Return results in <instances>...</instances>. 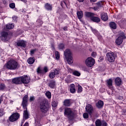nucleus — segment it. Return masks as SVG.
I'll use <instances>...</instances> for the list:
<instances>
[{
  "label": "nucleus",
  "instance_id": "25",
  "mask_svg": "<svg viewBox=\"0 0 126 126\" xmlns=\"http://www.w3.org/2000/svg\"><path fill=\"white\" fill-rule=\"evenodd\" d=\"M85 15L86 17H88L89 18H92L93 16H94V14L89 12H86L85 13Z\"/></svg>",
  "mask_w": 126,
  "mask_h": 126
},
{
  "label": "nucleus",
  "instance_id": "4",
  "mask_svg": "<svg viewBox=\"0 0 126 126\" xmlns=\"http://www.w3.org/2000/svg\"><path fill=\"white\" fill-rule=\"evenodd\" d=\"M106 60L109 63H114L116 60V56L112 52H108L106 54Z\"/></svg>",
  "mask_w": 126,
  "mask_h": 126
},
{
  "label": "nucleus",
  "instance_id": "12",
  "mask_svg": "<svg viewBox=\"0 0 126 126\" xmlns=\"http://www.w3.org/2000/svg\"><path fill=\"white\" fill-rule=\"evenodd\" d=\"M48 70L49 69H48V67L45 66L43 68V69H41V67H38L37 69V73H46V72H48Z\"/></svg>",
  "mask_w": 126,
  "mask_h": 126
},
{
  "label": "nucleus",
  "instance_id": "51",
  "mask_svg": "<svg viewBox=\"0 0 126 126\" xmlns=\"http://www.w3.org/2000/svg\"><path fill=\"white\" fill-rule=\"evenodd\" d=\"M96 55L97 54L95 52H94L92 53V57H93V58H95V57H96Z\"/></svg>",
  "mask_w": 126,
  "mask_h": 126
},
{
  "label": "nucleus",
  "instance_id": "42",
  "mask_svg": "<svg viewBox=\"0 0 126 126\" xmlns=\"http://www.w3.org/2000/svg\"><path fill=\"white\" fill-rule=\"evenodd\" d=\"M97 6L100 8V7H102L103 6V2H98L97 3Z\"/></svg>",
  "mask_w": 126,
  "mask_h": 126
},
{
  "label": "nucleus",
  "instance_id": "13",
  "mask_svg": "<svg viewBox=\"0 0 126 126\" xmlns=\"http://www.w3.org/2000/svg\"><path fill=\"white\" fill-rule=\"evenodd\" d=\"M21 78L22 84L24 83V84H28V83L30 82V79L28 78L27 75H26V76H22Z\"/></svg>",
  "mask_w": 126,
  "mask_h": 126
},
{
  "label": "nucleus",
  "instance_id": "60",
  "mask_svg": "<svg viewBox=\"0 0 126 126\" xmlns=\"http://www.w3.org/2000/svg\"><path fill=\"white\" fill-rule=\"evenodd\" d=\"M22 0V1H23V2H25V3H26V2H27V0Z\"/></svg>",
  "mask_w": 126,
  "mask_h": 126
},
{
  "label": "nucleus",
  "instance_id": "7",
  "mask_svg": "<svg viewBox=\"0 0 126 126\" xmlns=\"http://www.w3.org/2000/svg\"><path fill=\"white\" fill-rule=\"evenodd\" d=\"M1 39L2 41H8L10 39V35L8 34L7 32H2L1 33Z\"/></svg>",
  "mask_w": 126,
  "mask_h": 126
},
{
  "label": "nucleus",
  "instance_id": "53",
  "mask_svg": "<svg viewBox=\"0 0 126 126\" xmlns=\"http://www.w3.org/2000/svg\"><path fill=\"white\" fill-rule=\"evenodd\" d=\"M65 81L66 82V83H70V81L68 80V79H65Z\"/></svg>",
  "mask_w": 126,
  "mask_h": 126
},
{
  "label": "nucleus",
  "instance_id": "9",
  "mask_svg": "<svg viewBox=\"0 0 126 126\" xmlns=\"http://www.w3.org/2000/svg\"><path fill=\"white\" fill-rule=\"evenodd\" d=\"M28 102V95H25L24 97H23V101L22 102V105L24 110L27 109Z\"/></svg>",
  "mask_w": 126,
  "mask_h": 126
},
{
  "label": "nucleus",
  "instance_id": "62",
  "mask_svg": "<svg viewBox=\"0 0 126 126\" xmlns=\"http://www.w3.org/2000/svg\"><path fill=\"white\" fill-rule=\"evenodd\" d=\"M77 0L80 2H83V1H84V0Z\"/></svg>",
  "mask_w": 126,
  "mask_h": 126
},
{
  "label": "nucleus",
  "instance_id": "35",
  "mask_svg": "<svg viewBox=\"0 0 126 126\" xmlns=\"http://www.w3.org/2000/svg\"><path fill=\"white\" fill-rule=\"evenodd\" d=\"M14 28V25L12 24H8L6 26L7 29H13Z\"/></svg>",
  "mask_w": 126,
  "mask_h": 126
},
{
  "label": "nucleus",
  "instance_id": "31",
  "mask_svg": "<svg viewBox=\"0 0 126 126\" xmlns=\"http://www.w3.org/2000/svg\"><path fill=\"white\" fill-rule=\"evenodd\" d=\"M34 62H35V59L33 58H30L28 60V63H29V64H33Z\"/></svg>",
  "mask_w": 126,
  "mask_h": 126
},
{
  "label": "nucleus",
  "instance_id": "28",
  "mask_svg": "<svg viewBox=\"0 0 126 126\" xmlns=\"http://www.w3.org/2000/svg\"><path fill=\"white\" fill-rule=\"evenodd\" d=\"M77 15L78 19H79L80 20V19H81V18L83 17V12L82 11H78L77 12Z\"/></svg>",
  "mask_w": 126,
  "mask_h": 126
},
{
  "label": "nucleus",
  "instance_id": "16",
  "mask_svg": "<svg viewBox=\"0 0 126 126\" xmlns=\"http://www.w3.org/2000/svg\"><path fill=\"white\" fill-rule=\"evenodd\" d=\"M64 56L65 57L69 58L71 56V51H70L69 49H67L64 52Z\"/></svg>",
  "mask_w": 126,
  "mask_h": 126
},
{
  "label": "nucleus",
  "instance_id": "19",
  "mask_svg": "<svg viewBox=\"0 0 126 126\" xmlns=\"http://www.w3.org/2000/svg\"><path fill=\"white\" fill-rule=\"evenodd\" d=\"M101 18L102 20H103V21H107V20L109 19V18L108 17V15L106 13H102L101 14Z\"/></svg>",
  "mask_w": 126,
  "mask_h": 126
},
{
  "label": "nucleus",
  "instance_id": "57",
  "mask_svg": "<svg viewBox=\"0 0 126 126\" xmlns=\"http://www.w3.org/2000/svg\"><path fill=\"white\" fill-rule=\"evenodd\" d=\"M24 122H25V120L23 119L21 123V126H22V125H23V124L24 123Z\"/></svg>",
  "mask_w": 126,
  "mask_h": 126
},
{
  "label": "nucleus",
  "instance_id": "33",
  "mask_svg": "<svg viewBox=\"0 0 126 126\" xmlns=\"http://www.w3.org/2000/svg\"><path fill=\"white\" fill-rule=\"evenodd\" d=\"M45 7L46 9H47V10H52V9L53 8L51 5L48 3L45 4Z\"/></svg>",
  "mask_w": 126,
  "mask_h": 126
},
{
  "label": "nucleus",
  "instance_id": "39",
  "mask_svg": "<svg viewBox=\"0 0 126 126\" xmlns=\"http://www.w3.org/2000/svg\"><path fill=\"white\" fill-rule=\"evenodd\" d=\"M55 57L56 60H59L60 59V53L58 51L55 52Z\"/></svg>",
  "mask_w": 126,
  "mask_h": 126
},
{
  "label": "nucleus",
  "instance_id": "44",
  "mask_svg": "<svg viewBox=\"0 0 126 126\" xmlns=\"http://www.w3.org/2000/svg\"><path fill=\"white\" fill-rule=\"evenodd\" d=\"M35 126H41V124L40 123V121H37V120H35Z\"/></svg>",
  "mask_w": 126,
  "mask_h": 126
},
{
  "label": "nucleus",
  "instance_id": "55",
  "mask_svg": "<svg viewBox=\"0 0 126 126\" xmlns=\"http://www.w3.org/2000/svg\"><path fill=\"white\" fill-rule=\"evenodd\" d=\"M99 8L97 6L94 7V10H98Z\"/></svg>",
  "mask_w": 126,
  "mask_h": 126
},
{
  "label": "nucleus",
  "instance_id": "26",
  "mask_svg": "<svg viewBox=\"0 0 126 126\" xmlns=\"http://www.w3.org/2000/svg\"><path fill=\"white\" fill-rule=\"evenodd\" d=\"M70 91L71 92V93H75V86L74 85V84H72L70 85Z\"/></svg>",
  "mask_w": 126,
  "mask_h": 126
},
{
  "label": "nucleus",
  "instance_id": "18",
  "mask_svg": "<svg viewBox=\"0 0 126 126\" xmlns=\"http://www.w3.org/2000/svg\"><path fill=\"white\" fill-rule=\"evenodd\" d=\"M122 79L120 77H117L115 79V83L117 86H120L122 85Z\"/></svg>",
  "mask_w": 126,
  "mask_h": 126
},
{
  "label": "nucleus",
  "instance_id": "1",
  "mask_svg": "<svg viewBox=\"0 0 126 126\" xmlns=\"http://www.w3.org/2000/svg\"><path fill=\"white\" fill-rule=\"evenodd\" d=\"M76 114H77V112L70 108L66 107L64 109V116L69 120H72Z\"/></svg>",
  "mask_w": 126,
  "mask_h": 126
},
{
  "label": "nucleus",
  "instance_id": "32",
  "mask_svg": "<svg viewBox=\"0 0 126 126\" xmlns=\"http://www.w3.org/2000/svg\"><path fill=\"white\" fill-rule=\"evenodd\" d=\"M0 90L1 91H3L4 90H6V86L3 83L0 84Z\"/></svg>",
  "mask_w": 126,
  "mask_h": 126
},
{
  "label": "nucleus",
  "instance_id": "23",
  "mask_svg": "<svg viewBox=\"0 0 126 126\" xmlns=\"http://www.w3.org/2000/svg\"><path fill=\"white\" fill-rule=\"evenodd\" d=\"M91 20H92V21H93L94 22H96V23H99L101 20L98 17H94V16H93V17L91 18Z\"/></svg>",
  "mask_w": 126,
  "mask_h": 126
},
{
  "label": "nucleus",
  "instance_id": "29",
  "mask_svg": "<svg viewBox=\"0 0 126 126\" xmlns=\"http://www.w3.org/2000/svg\"><path fill=\"white\" fill-rule=\"evenodd\" d=\"M104 106V102L103 101L99 100L98 103H96V107L97 108H102Z\"/></svg>",
  "mask_w": 126,
  "mask_h": 126
},
{
  "label": "nucleus",
  "instance_id": "37",
  "mask_svg": "<svg viewBox=\"0 0 126 126\" xmlns=\"http://www.w3.org/2000/svg\"><path fill=\"white\" fill-rule=\"evenodd\" d=\"M45 95L47 97V98H48V99H51V92H46L45 94Z\"/></svg>",
  "mask_w": 126,
  "mask_h": 126
},
{
  "label": "nucleus",
  "instance_id": "54",
  "mask_svg": "<svg viewBox=\"0 0 126 126\" xmlns=\"http://www.w3.org/2000/svg\"><path fill=\"white\" fill-rule=\"evenodd\" d=\"M12 18H13V20H14V21H15L16 19H17V17L14 16H13Z\"/></svg>",
  "mask_w": 126,
  "mask_h": 126
},
{
  "label": "nucleus",
  "instance_id": "21",
  "mask_svg": "<svg viewBox=\"0 0 126 126\" xmlns=\"http://www.w3.org/2000/svg\"><path fill=\"white\" fill-rule=\"evenodd\" d=\"M48 86L50 87V88H55V87H56V81L54 80H52L50 81Z\"/></svg>",
  "mask_w": 126,
  "mask_h": 126
},
{
  "label": "nucleus",
  "instance_id": "59",
  "mask_svg": "<svg viewBox=\"0 0 126 126\" xmlns=\"http://www.w3.org/2000/svg\"><path fill=\"white\" fill-rule=\"evenodd\" d=\"M29 126V124H28V123L26 122L25 125H24V126Z\"/></svg>",
  "mask_w": 126,
  "mask_h": 126
},
{
  "label": "nucleus",
  "instance_id": "40",
  "mask_svg": "<svg viewBox=\"0 0 126 126\" xmlns=\"http://www.w3.org/2000/svg\"><path fill=\"white\" fill-rule=\"evenodd\" d=\"M83 118L84 119H88V118H89V115H88V113H84Z\"/></svg>",
  "mask_w": 126,
  "mask_h": 126
},
{
  "label": "nucleus",
  "instance_id": "34",
  "mask_svg": "<svg viewBox=\"0 0 126 126\" xmlns=\"http://www.w3.org/2000/svg\"><path fill=\"white\" fill-rule=\"evenodd\" d=\"M95 126H102V121L97 119L95 122Z\"/></svg>",
  "mask_w": 126,
  "mask_h": 126
},
{
  "label": "nucleus",
  "instance_id": "61",
  "mask_svg": "<svg viewBox=\"0 0 126 126\" xmlns=\"http://www.w3.org/2000/svg\"><path fill=\"white\" fill-rule=\"evenodd\" d=\"M63 30H64V31H66V30H67V28L66 27H64L63 28Z\"/></svg>",
  "mask_w": 126,
  "mask_h": 126
},
{
  "label": "nucleus",
  "instance_id": "52",
  "mask_svg": "<svg viewBox=\"0 0 126 126\" xmlns=\"http://www.w3.org/2000/svg\"><path fill=\"white\" fill-rule=\"evenodd\" d=\"M35 99V97H34V96H31L30 98V101H34Z\"/></svg>",
  "mask_w": 126,
  "mask_h": 126
},
{
  "label": "nucleus",
  "instance_id": "8",
  "mask_svg": "<svg viewBox=\"0 0 126 126\" xmlns=\"http://www.w3.org/2000/svg\"><path fill=\"white\" fill-rule=\"evenodd\" d=\"M19 119V114L18 113H14L9 118L10 122H16Z\"/></svg>",
  "mask_w": 126,
  "mask_h": 126
},
{
  "label": "nucleus",
  "instance_id": "58",
  "mask_svg": "<svg viewBox=\"0 0 126 126\" xmlns=\"http://www.w3.org/2000/svg\"><path fill=\"white\" fill-rule=\"evenodd\" d=\"M91 2H95L97 0H90Z\"/></svg>",
  "mask_w": 126,
  "mask_h": 126
},
{
  "label": "nucleus",
  "instance_id": "49",
  "mask_svg": "<svg viewBox=\"0 0 126 126\" xmlns=\"http://www.w3.org/2000/svg\"><path fill=\"white\" fill-rule=\"evenodd\" d=\"M61 6H62V7H63V6H64V5H65L66 6V3H65V2L63 1L61 2Z\"/></svg>",
  "mask_w": 126,
  "mask_h": 126
},
{
  "label": "nucleus",
  "instance_id": "27",
  "mask_svg": "<svg viewBox=\"0 0 126 126\" xmlns=\"http://www.w3.org/2000/svg\"><path fill=\"white\" fill-rule=\"evenodd\" d=\"M63 105L66 107H69L70 106V100L65 99L63 102Z\"/></svg>",
  "mask_w": 126,
  "mask_h": 126
},
{
  "label": "nucleus",
  "instance_id": "47",
  "mask_svg": "<svg viewBox=\"0 0 126 126\" xmlns=\"http://www.w3.org/2000/svg\"><path fill=\"white\" fill-rule=\"evenodd\" d=\"M91 29L92 32H93V33H94V34H97V32H98L97 31V30L93 29L92 27H91Z\"/></svg>",
  "mask_w": 126,
  "mask_h": 126
},
{
  "label": "nucleus",
  "instance_id": "22",
  "mask_svg": "<svg viewBox=\"0 0 126 126\" xmlns=\"http://www.w3.org/2000/svg\"><path fill=\"white\" fill-rule=\"evenodd\" d=\"M23 118L25 120H27L28 118H29V114L28 113V111H27V109H24V113H23Z\"/></svg>",
  "mask_w": 126,
  "mask_h": 126
},
{
  "label": "nucleus",
  "instance_id": "38",
  "mask_svg": "<svg viewBox=\"0 0 126 126\" xmlns=\"http://www.w3.org/2000/svg\"><path fill=\"white\" fill-rule=\"evenodd\" d=\"M64 48V44L63 43H61L59 45L58 48L59 50H63Z\"/></svg>",
  "mask_w": 126,
  "mask_h": 126
},
{
  "label": "nucleus",
  "instance_id": "45",
  "mask_svg": "<svg viewBox=\"0 0 126 126\" xmlns=\"http://www.w3.org/2000/svg\"><path fill=\"white\" fill-rule=\"evenodd\" d=\"M4 115V112H3V110L0 109V117H2Z\"/></svg>",
  "mask_w": 126,
  "mask_h": 126
},
{
  "label": "nucleus",
  "instance_id": "3",
  "mask_svg": "<svg viewBox=\"0 0 126 126\" xmlns=\"http://www.w3.org/2000/svg\"><path fill=\"white\" fill-rule=\"evenodd\" d=\"M40 109L42 113H46L49 111V107H48V103L46 100H43L40 102Z\"/></svg>",
  "mask_w": 126,
  "mask_h": 126
},
{
  "label": "nucleus",
  "instance_id": "5",
  "mask_svg": "<svg viewBox=\"0 0 126 126\" xmlns=\"http://www.w3.org/2000/svg\"><path fill=\"white\" fill-rule=\"evenodd\" d=\"M126 37L125 35V33L124 32H121L119 36L116 40V43L118 46H120V45H122L124 39H126Z\"/></svg>",
  "mask_w": 126,
  "mask_h": 126
},
{
  "label": "nucleus",
  "instance_id": "63",
  "mask_svg": "<svg viewBox=\"0 0 126 126\" xmlns=\"http://www.w3.org/2000/svg\"><path fill=\"white\" fill-rule=\"evenodd\" d=\"M3 3H4L5 4V3H6V1L3 0Z\"/></svg>",
  "mask_w": 126,
  "mask_h": 126
},
{
  "label": "nucleus",
  "instance_id": "14",
  "mask_svg": "<svg viewBox=\"0 0 126 126\" xmlns=\"http://www.w3.org/2000/svg\"><path fill=\"white\" fill-rule=\"evenodd\" d=\"M107 84L108 88L112 90H114V87L113 86V80L112 79H109L107 81Z\"/></svg>",
  "mask_w": 126,
  "mask_h": 126
},
{
  "label": "nucleus",
  "instance_id": "15",
  "mask_svg": "<svg viewBox=\"0 0 126 126\" xmlns=\"http://www.w3.org/2000/svg\"><path fill=\"white\" fill-rule=\"evenodd\" d=\"M22 79L21 77L15 78L12 79V82L15 84H22Z\"/></svg>",
  "mask_w": 126,
  "mask_h": 126
},
{
  "label": "nucleus",
  "instance_id": "36",
  "mask_svg": "<svg viewBox=\"0 0 126 126\" xmlns=\"http://www.w3.org/2000/svg\"><path fill=\"white\" fill-rule=\"evenodd\" d=\"M82 92V87L80 85H78V93Z\"/></svg>",
  "mask_w": 126,
  "mask_h": 126
},
{
  "label": "nucleus",
  "instance_id": "64",
  "mask_svg": "<svg viewBox=\"0 0 126 126\" xmlns=\"http://www.w3.org/2000/svg\"><path fill=\"white\" fill-rule=\"evenodd\" d=\"M2 101V99H1V98H0V104L1 103Z\"/></svg>",
  "mask_w": 126,
  "mask_h": 126
},
{
  "label": "nucleus",
  "instance_id": "17",
  "mask_svg": "<svg viewBox=\"0 0 126 126\" xmlns=\"http://www.w3.org/2000/svg\"><path fill=\"white\" fill-rule=\"evenodd\" d=\"M17 45L18 47H22L25 48L26 47V42L24 40H21L17 42Z\"/></svg>",
  "mask_w": 126,
  "mask_h": 126
},
{
  "label": "nucleus",
  "instance_id": "43",
  "mask_svg": "<svg viewBox=\"0 0 126 126\" xmlns=\"http://www.w3.org/2000/svg\"><path fill=\"white\" fill-rule=\"evenodd\" d=\"M52 106L54 108H56V107H57V106H58V104H57V103L55 101H52Z\"/></svg>",
  "mask_w": 126,
  "mask_h": 126
},
{
  "label": "nucleus",
  "instance_id": "30",
  "mask_svg": "<svg viewBox=\"0 0 126 126\" xmlns=\"http://www.w3.org/2000/svg\"><path fill=\"white\" fill-rule=\"evenodd\" d=\"M109 26L111 28H112V29H117V25L114 22L110 23Z\"/></svg>",
  "mask_w": 126,
  "mask_h": 126
},
{
  "label": "nucleus",
  "instance_id": "56",
  "mask_svg": "<svg viewBox=\"0 0 126 126\" xmlns=\"http://www.w3.org/2000/svg\"><path fill=\"white\" fill-rule=\"evenodd\" d=\"M37 22H40V25H42V24H43V22H42L41 21H40V20H38L37 21Z\"/></svg>",
  "mask_w": 126,
  "mask_h": 126
},
{
  "label": "nucleus",
  "instance_id": "10",
  "mask_svg": "<svg viewBox=\"0 0 126 126\" xmlns=\"http://www.w3.org/2000/svg\"><path fill=\"white\" fill-rule=\"evenodd\" d=\"M86 111L90 115H92L93 113V107L91 104H88L86 106Z\"/></svg>",
  "mask_w": 126,
  "mask_h": 126
},
{
  "label": "nucleus",
  "instance_id": "46",
  "mask_svg": "<svg viewBox=\"0 0 126 126\" xmlns=\"http://www.w3.org/2000/svg\"><path fill=\"white\" fill-rule=\"evenodd\" d=\"M9 7L11 8H14V7H15V4L14 3H12L10 4Z\"/></svg>",
  "mask_w": 126,
  "mask_h": 126
},
{
  "label": "nucleus",
  "instance_id": "2",
  "mask_svg": "<svg viewBox=\"0 0 126 126\" xmlns=\"http://www.w3.org/2000/svg\"><path fill=\"white\" fill-rule=\"evenodd\" d=\"M4 66L10 70H15L18 68V63L15 60H10L5 64Z\"/></svg>",
  "mask_w": 126,
  "mask_h": 126
},
{
  "label": "nucleus",
  "instance_id": "50",
  "mask_svg": "<svg viewBox=\"0 0 126 126\" xmlns=\"http://www.w3.org/2000/svg\"><path fill=\"white\" fill-rule=\"evenodd\" d=\"M101 126H107V123L105 121H102L101 122Z\"/></svg>",
  "mask_w": 126,
  "mask_h": 126
},
{
  "label": "nucleus",
  "instance_id": "20",
  "mask_svg": "<svg viewBox=\"0 0 126 126\" xmlns=\"http://www.w3.org/2000/svg\"><path fill=\"white\" fill-rule=\"evenodd\" d=\"M69 71H70V72H72L73 75H75V76H79L81 74L79 72V71H78L77 70H75V71H72V69H69Z\"/></svg>",
  "mask_w": 126,
  "mask_h": 126
},
{
  "label": "nucleus",
  "instance_id": "41",
  "mask_svg": "<svg viewBox=\"0 0 126 126\" xmlns=\"http://www.w3.org/2000/svg\"><path fill=\"white\" fill-rule=\"evenodd\" d=\"M36 51H37L36 49L31 50V53H30L31 55L33 56V55H34V54L35 53V52H36Z\"/></svg>",
  "mask_w": 126,
  "mask_h": 126
},
{
  "label": "nucleus",
  "instance_id": "6",
  "mask_svg": "<svg viewBox=\"0 0 126 126\" xmlns=\"http://www.w3.org/2000/svg\"><path fill=\"white\" fill-rule=\"evenodd\" d=\"M86 64L89 67H92L95 64V60L93 58L89 57L86 60Z\"/></svg>",
  "mask_w": 126,
  "mask_h": 126
},
{
  "label": "nucleus",
  "instance_id": "24",
  "mask_svg": "<svg viewBox=\"0 0 126 126\" xmlns=\"http://www.w3.org/2000/svg\"><path fill=\"white\" fill-rule=\"evenodd\" d=\"M67 60V63L68 64H72L73 63V58H72V56H70V57L66 58Z\"/></svg>",
  "mask_w": 126,
  "mask_h": 126
},
{
  "label": "nucleus",
  "instance_id": "48",
  "mask_svg": "<svg viewBox=\"0 0 126 126\" xmlns=\"http://www.w3.org/2000/svg\"><path fill=\"white\" fill-rule=\"evenodd\" d=\"M83 69L84 71H87V72H89V68H88V67H84L83 68Z\"/></svg>",
  "mask_w": 126,
  "mask_h": 126
},
{
  "label": "nucleus",
  "instance_id": "11",
  "mask_svg": "<svg viewBox=\"0 0 126 126\" xmlns=\"http://www.w3.org/2000/svg\"><path fill=\"white\" fill-rule=\"evenodd\" d=\"M59 72L60 71H59V70H57V69H55L53 71L50 72L49 74L50 78H51V79H53V78H55V76H56V75H58Z\"/></svg>",
  "mask_w": 126,
  "mask_h": 126
}]
</instances>
